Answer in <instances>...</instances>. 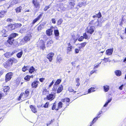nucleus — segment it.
<instances>
[{"label":"nucleus","mask_w":126,"mask_h":126,"mask_svg":"<svg viewBox=\"0 0 126 126\" xmlns=\"http://www.w3.org/2000/svg\"><path fill=\"white\" fill-rule=\"evenodd\" d=\"M18 35V34L15 33H13L11 34L10 35L9 39L7 41L10 44H12L14 41V38Z\"/></svg>","instance_id":"f257e3e1"},{"label":"nucleus","mask_w":126,"mask_h":126,"mask_svg":"<svg viewBox=\"0 0 126 126\" xmlns=\"http://www.w3.org/2000/svg\"><path fill=\"white\" fill-rule=\"evenodd\" d=\"M31 38V36L28 35L21 40L20 43L22 45L24 44L26 42L29 41Z\"/></svg>","instance_id":"f03ea898"},{"label":"nucleus","mask_w":126,"mask_h":126,"mask_svg":"<svg viewBox=\"0 0 126 126\" xmlns=\"http://www.w3.org/2000/svg\"><path fill=\"white\" fill-rule=\"evenodd\" d=\"M13 76V73L12 72H9L6 75L5 80L6 81L9 80Z\"/></svg>","instance_id":"7ed1b4c3"},{"label":"nucleus","mask_w":126,"mask_h":126,"mask_svg":"<svg viewBox=\"0 0 126 126\" xmlns=\"http://www.w3.org/2000/svg\"><path fill=\"white\" fill-rule=\"evenodd\" d=\"M27 98L24 94V93H22L18 98V100L19 101L21 100L22 101L25 100Z\"/></svg>","instance_id":"20e7f679"},{"label":"nucleus","mask_w":126,"mask_h":126,"mask_svg":"<svg viewBox=\"0 0 126 126\" xmlns=\"http://www.w3.org/2000/svg\"><path fill=\"white\" fill-rule=\"evenodd\" d=\"M94 28L93 27L89 26L87 28V32L90 34H92L94 31Z\"/></svg>","instance_id":"39448f33"},{"label":"nucleus","mask_w":126,"mask_h":126,"mask_svg":"<svg viewBox=\"0 0 126 126\" xmlns=\"http://www.w3.org/2000/svg\"><path fill=\"white\" fill-rule=\"evenodd\" d=\"M54 53L53 52L49 53L47 56V58L49 59L50 62H51L52 60V57L54 55Z\"/></svg>","instance_id":"423d86ee"},{"label":"nucleus","mask_w":126,"mask_h":126,"mask_svg":"<svg viewBox=\"0 0 126 126\" xmlns=\"http://www.w3.org/2000/svg\"><path fill=\"white\" fill-rule=\"evenodd\" d=\"M32 3L34 4L35 7L37 8H39L40 7V4L39 2L36 0H33Z\"/></svg>","instance_id":"0eeeda50"},{"label":"nucleus","mask_w":126,"mask_h":126,"mask_svg":"<svg viewBox=\"0 0 126 126\" xmlns=\"http://www.w3.org/2000/svg\"><path fill=\"white\" fill-rule=\"evenodd\" d=\"M75 0H70L69 2V5L71 6L70 8L73 7L75 4Z\"/></svg>","instance_id":"6e6552de"},{"label":"nucleus","mask_w":126,"mask_h":126,"mask_svg":"<svg viewBox=\"0 0 126 126\" xmlns=\"http://www.w3.org/2000/svg\"><path fill=\"white\" fill-rule=\"evenodd\" d=\"M53 28V27H51L50 29H48L47 31V34L49 36L51 35L53 32L52 29Z\"/></svg>","instance_id":"1a4fd4ad"},{"label":"nucleus","mask_w":126,"mask_h":126,"mask_svg":"<svg viewBox=\"0 0 126 126\" xmlns=\"http://www.w3.org/2000/svg\"><path fill=\"white\" fill-rule=\"evenodd\" d=\"M113 50V48H110L107 50L106 52V54L108 55H111L112 54Z\"/></svg>","instance_id":"9d476101"},{"label":"nucleus","mask_w":126,"mask_h":126,"mask_svg":"<svg viewBox=\"0 0 126 126\" xmlns=\"http://www.w3.org/2000/svg\"><path fill=\"white\" fill-rule=\"evenodd\" d=\"M54 95L52 94H50L47 96V98L48 100H52L54 98Z\"/></svg>","instance_id":"9b49d317"},{"label":"nucleus","mask_w":126,"mask_h":126,"mask_svg":"<svg viewBox=\"0 0 126 126\" xmlns=\"http://www.w3.org/2000/svg\"><path fill=\"white\" fill-rule=\"evenodd\" d=\"M16 28V26L14 24H11L9 25L8 28L9 30L10 31H11L14 29Z\"/></svg>","instance_id":"f8f14e48"},{"label":"nucleus","mask_w":126,"mask_h":126,"mask_svg":"<svg viewBox=\"0 0 126 126\" xmlns=\"http://www.w3.org/2000/svg\"><path fill=\"white\" fill-rule=\"evenodd\" d=\"M62 58L61 55H59L57 56L56 58L57 62L60 63L62 61Z\"/></svg>","instance_id":"ddd939ff"},{"label":"nucleus","mask_w":126,"mask_h":126,"mask_svg":"<svg viewBox=\"0 0 126 126\" xmlns=\"http://www.w3.org/2000/svg\"><path fill=\"white\" fill-rule=\"evenodd\" d=\"M39 83V81H35L33 82L32 84V87L33 88H36L37 87L38 83Z\"/></svg>","instance_id":"4468645a"},{"label":"nucleus","mask_w":126,"mask_h":126,"mask_svg":"<svg viewBox=\"0 0 126 126\" xmlns=\"http://www.w3.org/2000/svg\"><path fill=\"white\" fill-rule=\"evenodd\" d=\"M68 47L67 48V53L68 54H70V52L72 50V47L71 45L70 44V43H68Z\"/></svg>","instance_id":"2eb2a0df"},{"label":"nucleus","mask_w":126,"mask_h":126,"mask_svg":"<svg viewBox=\"0 0 126 126\" xmlns=\"http://www.w3.org/2000/svg\"><path fill=\"white\" fill-rule=\"evenodd\" d=\"M45 24L44 23H42L38 26V27L37 29L38 31H39L41 30L44 27V26Z\"/></svg>","instance_id":"dca6fc26"},{"label":"nucleus","mask_w":126,"mask_h":126,"mask_svg":"<svg viewBox=\"0 0 126 126\" xmlns=\"http://www.w3.org/2000/svg\"><path fill=\"white\" fill-rule=\"evenodd\" d=\"M95 89V88L94 87H92L88 90V93L87 94H87L88 93H91L92 92H93L95 91V90H94Z\"/></svg>","instance_id":"f3484780"},{"label":"nucleus","mask_w":126,"mask_h":126,"mask_svg":"<svg viewBox=\"0 0 126 126\" xmlns=\"http://www.w3.org/2000/svg\"><path fill=\"white\" fill-rule=\"evenodd\" d=\"M116 75L117 76L119 77L121 75L122 73L121 71L119 70H117L115 71Z\"/></svg>","instance_id":"a211bd4d"},{"label":"nucleus","mask_w":126,"mask_h":126,"mask_svg":"<svg viewBox=\"0 0 126 126\" xmlns=\"http://www.w3.org/2000/svg\"><path fill=\"white\" fill-rule=\"evenodd\" d=\"M30 108L33 112L34 113H35L37 112L36 109L34 106L32 105H31L30 106Z\"/></svg>","instance_id":"6ab92c4d"},{"label":"nucleus","mask_w":126,"mask_h":126,"mask_svg":"<svg viewBox=\"0 0 126 126\" xmlns=\"http://www.w3.org/2000/svg\"><path fill=\"white\" fill-rule=\"evenodd\" d=\"M86 5V3L85 2L83 1L82 2H80L78 4V6H79L80 7H82L83 6H84Z\"/></svg>","instance_id":"aec40b11"},{"label":"nucleus","mask_w":126,"mask_h":126,"mask_svg":"<svg viewBox=\"0 0 126 126\" xmlns=\"http://www.w3.org/2000/svg\"><path fill=\"white\" fill-rule=\"evenodd\" d=\"M42 15L41 14L39 15L35 19H34L33 21V23L34 24L35 22H36L37 21L39 20L40 18V17H41Z\"/></svg>","instance_id":"412c9836"},{"label":"nucleus","mask_w":126,"mask_h":126,"mask_svg":"<svg viewBox=\"0 0 126 126\" xmlns=\"http://www.w3.org/2000/svg\"><path fill=\"white\" fill-rule=\"evenodd\" d=\"M63 89V86L62 85L60 86L59 87L57 90V93H60L62 91Z\"/></svg>","instance_id":"4be33fe9"},{"label":"nucleus","mask_w":126,"mask_h":126,"mask_svg":"<svg viewBox=\"0 0 126 126\" xmlns=\"http://www.w3.org/2000/svg\"><path fill=\"white\" fill-rule=\"evenodd\" d=\"M109 86L107 85H105L103 86L105 92L108 91L109 90Z\"/></svg>","instance_id":"5701e85b"},{"label":"nucleus","mask_w":126,"mask_h":126,"mask_svg":"<svg viewBox=\"0 0 126 126\" xmlns=\"http://www.w3.org/2000/svg\"><path fill=\"white\" fill-rule=\"evenodd\" d=\"M87 43L86 42L80 44V46L79 47V48L80 49H81L82 47H84L86 45Z\"/></svg>","instance_id":"b1692460"},{"label":"nucleus","mask_w":126,"mask_h":126,"mask_svg":"<svg viewBox=\"0 0 126 126\" xmlns=\"http://www.w3.org/2000/svg\"><path fill=\"white\" fill-rule=\"evenodd\" d=\"M69 99L67 98H65L64 99H62L61 100L62 102H69Z\"/></svg>","instance_id":"393cba45"},{"label":"nucleus","mask_w":126,"mask_h":126,"mask_svg":"<svg viewBox=\"0 0 126 126\" xmlns=\"http://www.w3.org/2000/svg\"><path fill=\"white\" fill-rule=\"evenodd\" d=\"M98 21L97 22V23H98L97 26H101L102 25V23L103 22V20L101 19H100L99 20L98 19Z\"/></svg>","instance_id":"a878e982"},{"label":"nucleus","mask_w":126,"mask_h":126,"mask_svg":"<svg viewBox=\"0 0 126 126\" xmlns=\"http://www.w3.org/2000/svg\"><path fill=\"white\" fill-rule=\"evenodd\" d=\"M6 13V11H2L0 12V17H3Z\"/></svg>","instance_id":"bb28decb"},{"label":"nucleus","mask_w":126,"mask_h":126,"mask_svg":"<svg viewBox=\"0 0 126 126\" xmlns=\"http://www.w3.org/2000/svg\"><path fill=\"white\" fill-rule=\"evenodd\" d=\"M29 94V90L28 89L26 90L25 91V93H24V94L26 96V97L27 98L28 97V96Z\"/></svg>","instance_id":"cd10ccee"},{"label":"nucleus","mask_w":126,"mask_h":126,"mask_svg":"<svg viewBox=\"0 0 126 126\" xmlns=\"http://www.w3.org/2000/svg\"><path fill=\"white\" fill-rule=\"evenodd\" d=\"M22 8V7L21 6H20L16 8L15 9V11L17 13H18L19 12H20Z\"/></svg>","instance_id":"c85d7f7f"},{"label":"nucleus","mask_w":126,"mask_h":126,"mask_svg":"<svg viewBox=\"0 0 126 126\" xmlns=\"http://www.w3.org/2000/svg\"><path fill=\"white\" fill-rule=\"evenodd\" d=\"M23 52L22 51H21L20 52L16 54L17 57L19 58H20L23 54Z\"/></svg>","instance_id":"c756f323"},{"label":"nucleus","mask_w":126,"mask_h":126,"mask_svg":"<svg viewBox=\"0 0 126 126\" xmlns=\"http://www.w3.org/2000/svg\"><path fill=\"white\" fill-rule=\"evenodd\" d=\"M53 42L52 41L50 40H48L47 42V46L48 47H49L51 46L50 44L53 43Z\"/></svg>","instance_id":"7c9ffc66"},{"label":"nucleus","mask_w":126,"mask_h":126,"mask_svg":"<svg viewBox=\"0 0 126 126\" xmlns=\"http://www.w3.org/2000/svg\"><path fill=\"white\" fill-rule=\"evenodd\" d=\"M7 63L8 64V65L10 66L12 65L13 63V62L11 59H10L9 60Z\"/></svg>","instance_id":"2f4dec72"},{"label":"nucleus","mask_w":126,"mask_h":126,"mask_svg":"<svg viewBox=\"0 0 126 126\" xmlns=\"http://www.w3.org/2000/svg\"><path fill=\"white\" fill-rule=\"evenodd\" d=\"M4 55L7 58H9L11 56V54L10 52H7L4 54Z\"/></svg>","instance_id":"473e14b6"},{"label":"nucleus","mask_w":126,"mask_h":126,"mask_svg":"<svg viewBox=\"0 0 126 126\" xmlns=\"http://www.w3.org/2000/svg\"><path fill=\"white\" fill-rule=\"evenodd\" d=\"M63 103L61 102H59L58 104V108L60 109L62 107Z\"/></svg>","instance_id":"72a5a7b5"},{"label":"nucleus","mask_w":126,"mask_h":126,"mask_svg":"<svg viewBox=\"0 0 126 126\" xmlns=\"http://www.w3.org/2000/svg\"><path fill=\"white\" fill-rule=\"evenodd\" d=\"M31 78V77L29 75H27L25 77L24 79L27 81H28L30 80Z\"/></svg>","instance_id":"f704fd0d"},{"label":"nucleus","mask_w":126,"mask_h":126,"mask_svg":"<svg viewBox=\"0 0 126 126\" xmlns=\"http://www.w3.org/2000/svg\"><path fill=\"white\" fill-rule=\"evenodd\" d=\"M56 106V102H55L53 104L52 107V110H54L55 109L57 110H58V109L57 108V109H55Z\"/></svg>","instance_id":"c9c22d12"},{"label":"nucleus","mask_w":126,"mask_h":126,"mask_svg":"<svg viewBox=\"0 0 126 126\" xmlns=\"http://www.w3.org/2000/svg\"><path fill=\"white\" fill-rule=\"evenodd\" d=\"M35 70V68L33 67H31L29 70V72L31 73L33 72Z\"/></svg>","instance_id":"e433bc0d"},{"label":"nucleus","mask_w":126,"mask_h":126,"mask_svg":"<svg viewBox=\"0 0 126 126\" xmlns=\"http://www.w3.org/2000/svg\"><path fill=\"white\" fill-rule=\"evenodd\" d=\"M29 69V67L28 66H24L22 68V71L23 72H25L26 70Z\"/></svg>","instance_id":"4c0bfd02"},{"label":"nucleus","mask_w":126,"mask_h":126,"mask_svg":"<svg viewBox=\"0 0 126 126\" xmlns=\"http://www.w3.org/2000/svg\"><path fill=\"white\" fill-rule=\"evenodd\" d=\"M83 36L84 38L85 39H88L89 38V37H88V36L86 33H83Z\"/></svg>","instance_id":"58836bf2"},{"label":"nucleus","mask_w":126,"mask_h":126,"mask_svg":"<svg viewBox=\"0 0 126 126\" xmlns=\"http://www.w3.org/2000/svg\"><path fill=\"white\" fill-rule=\"evenodd\" d=\"M111 99H109V100H108V101L104 105V107H106L108 105V103L110 102V101L111 100Z\"/></svg>","instance_id":"ea45409f"},{"label":"nucleus","mask_w":126,"mask_h":126,"mask_svg":"<svg viewBox=\"0 0 126 126\" xmlns=\"http://www.w3.org/2000/svg\"><path fill=\"white\" fill-rule=\"evenodd\" d=\"M111 99H109V100H108V101L104 105V107H106L108 105V103L110 102V101L111 100Z\"/></svg>","instance_id":"a19ab883"},{"label":"nucleus","mask_w":126,"mask_h":126,"mask_svg":"<svg viewBox=\"0 0 126 126\" xmlns=\"http://www.w3.org/2000/svg\"><path fill=\"white\" fill-rule=\"evenodd\" d=\"M26 30V28L24 27L22 28L20 30L19 32L21 33H23Z\"/></svg>","instance_id":"79ce46f5"},{"label":"nucleus","mask_w":126,"mask_h":126,"mask_svg":"<svg viewBox=\"0 0 126 126\" xmlns=\"http://www.w3.org/2000/svg\"><path fill=\"white\" fill-rule=\"evenodd\" d=\"M63 20L62 19H60L57 22V24L58 25H60L63 22Z\"/></svg>","instance_id":"37998d69"},{"label":"nucleus","mask_w":126,"mask_h":126,"mask_svg":"<svg viewBox=\"0 0 126 126\" xmlns=\"http://www.w3.org/2000/svg\"><path fill=\"white\" fill-rule=\"evenodd\" d=\"M9 89V87L8 86H5L4 87V92H7Z\"/></svg>","instance_id":"c03bdc74"},{"label":"nucleus","mask_w":126,"mask_h":126,"mask_svg":"<svg viewBox=\"0 0 126 126\" xmlns=\"http://www.w3.org/2000/svg\"><path fill=\"white\" fill-rule=\"evenodd\" d=\"M55 35L56 36H58L59 34V32L58 30H55L54 31Z\"/></svg>","instance_id":"a18cd8bd"},{"label":"nucleus","mask_w":126,"mask_h":126,"mask_svg":"<svg viewBox=\"0 0 126 126\" xmlns=\"http://www.w3.org/2000/svg\"><path fill=\"white\" fill-rule=\"evenodd\" d=\"M3 65L4 67L6 68H8L9 67H10V66L8 65V64L7 63H5L3 64Z\"/></svg>","instance_id":"49530a36"},{"label":"nucleus","mask_w":126,"mask_h":126,"mask_svg":"<svg viewBox=\"0 0 126 126\" xmlns=\"http://www.w3.org/2000/svg\"><path fill=\"white\" fill-rule=\"evenodd\" d=\"M61 82V80L60 79H58L56 81L55 83V86L56 85L59 84Z\"/></svg>","instance_id":"de8ad7c7"},{"label":"nucleus","mask_w":126,"mask_h":126,"mask_svg":"<svg viewBox=\"0 0 126 126\" xmlns=\"http://www.w3.org/2000/svg\"><path fill=\"white\" fill-rule=\"evenodd\" d=\"M47 92V90L46 89H44L43 91V94L45 95Z\"/></svg>","instance_id":"09e8293b"},{"label":"nucleus","mask_w":126,"mask_h":126,"mask_svg":"<svg viewBox=\"0 0 126 126\" xmlns=\"http://www.w3.org/2000/svg\"><path fill=\"white\" fill-rule=\"evenodd\" d=\"M84 39V37L83 36H81L78 39L79 41H82Z\"/></svg>","instance_id":"8fccbe9b"},{"label":"nucleus","mask_w":126,"mask_h":126,"mask_svg":"<svg viewBox=\"0 0 126 126\" xmlns=\"http://www.w3.org/2000/svg\"><path fill=\"white\" fill-rule=\"evenodd\" d=\"M51 21L52 23L54 24H55L56 23V20L54 18H53L51 19Z\"/></svg>","instance_id":"3c124183"},{"label":"nucleus","mask_w":126,"mask_h":126,"mask_svg":"<svg viewBox=\"0 0 126 126\" xmlns=\"http://www.w3.org/2000/svg\"><path fill=\"white\" fill-rule=\"evenodd\" d=\"M97 17L99 18L101 17V15L100 12H99L97 14H96Z\"/></svg>","instance_id":"603ef678"},{"label":"nucleus","mask_w":126,"mask_h":126,"mask_svg":"<svg viewBox=\"0 0 126 126\" xmlns=\"http://www.w3.org/2000/svg\"><path fill=\"white\" fill-rule=\"evenodd\" d=\"M49 6H46L44 9V10L45 11H46L47 10L50 8Z\"/></svg>","instance_id":"864d4df0"},{"label":"nucleus","mask_w":126,"mask_h":126,"mask_svg":"<svg viewBox=\"0 0 126 126\" xmlns=\"http://www.w3.org/2000/svg\"><path fill=\"white\" fill-rule=\"evenodd\" d=\"M11 59L13 62V63H16L17 62V60L16 59L13 58Z\"/></svg>","instance_id":"5fc2aeb1"},{"label":"nucleus","mask_w":126,"mask_h":126,"mask_svg":"<svg viewBox=\"0 0 126 126\" xmlns=\"http://www.w3.org/2000/svg\"><path fill=\"white\" fill-rule=\"evenodd\" d=\"M68 90L70 92H72L74 91V90L72 89L71 87H69L68 88Z\"/></svg>","instance_id":"6e6d98bb"},{"label":"nucleus","mask_w":126,"mask_h":126,"mask_svg":"<svg viewBox=\"0 0 126 126\" xmlns=\"http://www.w3.org/2000/svg\"><path fill=\"white\" fill-rule=\"evenodd\" d=\"M103 60L106 63V62H110V61L108 59V58H104V59Z\"/></svg>","instance_id":"4d7b16f0"},{"label":"nucleus","mask_w":126,"mask_h":126,"mask_svg":"<svg viewBox=\"0 0 126 126\" xmlns=\"http://www.w3.org/2000/svg\"><path fill=\"white\" fill-rule=\"evenodd\" d=\"M77 38L75 39H74V43H76V41H77V40L78 39V38L79 37V35H77Z\"/></svg>","instance_id":"13d9d810"},{"label":"nucleus","mask_w":126,"mask_h":126,"mask_svg":"<svg viewBox=\"0 0 126 126\" xmlns=\"http://www.w3.org/2000/svg\"><path fill=\"white\" fill-rule=\"evenodd\" d=\"M49 103L48 102L46 103L44 105V107L45 108H47L48 107V106L49 105Z\"/></svg>","instance_id":"bf43d9fd"},{"label":"nucleus","mask_w":126,"mask_h":126,"mask_svg":"<svg viewBox=\"0 0 126 126\" xmlns=\"http://www.w3.org/2000/svg\"><path fill=\"white\" fill-rule=\"evenodd\" d=\"M57 86L56 85H55V84L54 85V87L53 88V91H55L57 89Z\"/></svg>","instance_id":"052dcab7"},{"label":"nucleus","mask_w":126,"mask_h":126,"mask_svg":"<svg viewBox=\"0 0 126 126\" xmlns=\"http://www.w3.org/2000/svg\"><path fill=\"white\" fill-rule=\"evenodd\" d=\"M100 117V116L98 117L97 116V117L94 118L93 119V121L94 122H95V121L98 118Z\"/></svg>","instance_id":"680f3d73"},{"label":"nucleus","mask_w":126,"mask_h":126,"mask_svg":"<svg viewBox=\"0 0 126 126\" xmlns=\"http://www.w3.org/2000/svg\"><path fill=\"white\" fill-rule=\"evenodd\" d=\"M80 81L79 79L77 78L76 79V83H79Z\"/></svg>","instance_id":"e2e57ef3"},{"label":"nucleus","mask_w":126,"mask_h":126,"mask_svg":"<svg viewBox=\"0 0 126 126\" xmlns=\"http://www.w3.org/2000/svg\"><path fill=\"white\" fill-rule=\"evenodd\" d=\"M45 79V78H40L39 79V81L41 82H43V81Z\"/></svg>","instance_id":"0e129e2a"},{"label":"nucleus","mask_w":126,"mask_h":126,"mask_svg":"<svg viewBox=\"0 0 126 126\" xmlns=\"http://www.w3.org/2000/svg\"><path fill=\"white\" fill-rule=\"evenodd\" d=\"M96 70H94L91 71L90 72V74L91 75H92L95 72Z\"/></svg>","instance_id":"69168bd1"},{"label":"nucleus","mask_w":126,"mask_h":126,"mask_svg":"<svg viewBox=\"0 0 126 126\" xmlns=\"http://www.w3.org/2000/svg\"><path fill=\"white\" fill-rule=\"evenodd\" d=\"M54 82H53V81H52L50 83V84L49 85V88L54 83Z\"/></svg>","instance_id":"338daca9"},{"label":"nucleus","mask_w":126,"mask_h":126,"mask_svg":"<svg viewBox=\"0 0 126 126\" xmlns=\"http://www.w3.org/2000/svg\"><path fill=\"white\" fill-rule=\"evenodd\" d=\"M79 50L78 49H75V52L76 53H79Z\"/></svg>","instance_id":"774afa93"}]
</instances>
